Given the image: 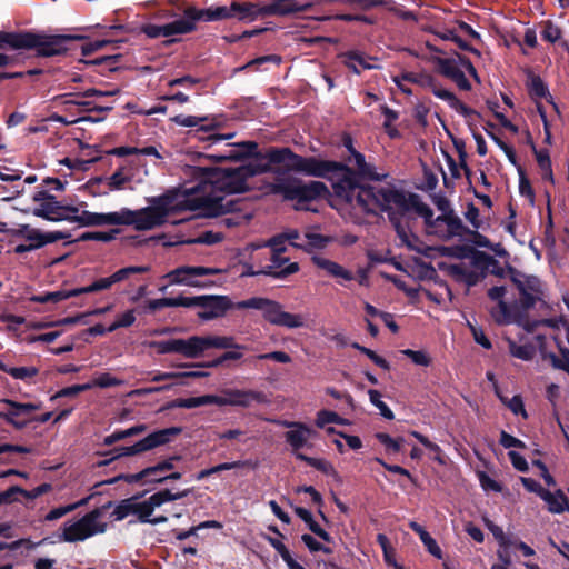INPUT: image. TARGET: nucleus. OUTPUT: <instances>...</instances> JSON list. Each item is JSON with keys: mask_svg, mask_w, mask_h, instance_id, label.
<instances>
[{"mask_svg": "<svg viewBox=\"0 0 569 569\" xmlns=\"http://www.w3.org/2000/svg\"><path fill=\"white\" fill-rule=\"evenodd\" d=\"M377 439L391 452H399L403 442L402 438L393 439L387 433H378Z\"/></svg>", "mask_w": 569, "mask_h": 569, "instance_id": "e2e57ef3", "label": "nucleus"}, {"mask_svg": "<svg viewBox=\"0 0 569 569\" xmlns=\"http://www.w3.org/2000/svg\"><path fill=\"white\" fill-rule=\"evenodd\" d=\"M136 311L133 309L127 310L116 317L108 330L116 331L120 328H129L136 322Z\"/></svg>", "mask_w": 569, "mask_h": 569, "instance_id": "49530a36", "label": "nucleus"}, {"mask_svg": "<svg viewBox=\"0 0 569 569\" xmlns=\"http://www.w3.org/2000/svg\"><path fill=\"white\" fill-rule=\"evenodd\" d=\"M178 432L177 429H162L156 432L148 435L146 438L139 440L132 446H123L116 448L113 450V458L127 457V456H136L142 453L144 451H149L153 448L162 446L170 440L171 435H176Z\"/></svg>", "mask_w": 569, "mask_h": 569, "instance_id": "dca6fc26", "label": "nucleus"}, {"mask_svg": "<svg viewBox=\"0 0 569 569\" xmlns=\"http://www.w3.org/2000/svg\"><path fill=\"white\" fill-rule=\"evenodd\" d=\"M479 209L473 203H469L465 217L476 230L482 228V222L479 219Z\"/></svg>", "mask_w": 569, "mask_h": 569, "instance_id": "69168bd1", "label": "nucleus"}, {"mask_svg": "<svg viewBox=\"0 0 569 569\" xmlns=\"http://www.w3.org/2000/svg\"><path fill=\"white\" fill-rule=\"evenodd\" d=\"M274 164H280L287 171L301 172L307 176L326 178L331 181L335 194L350 204L355 193L356 186L352 181V173L335 163L315 157H301L293 153L288 148L270 149L266 153L254 154V157L243 164L244 172L249 177L272 171Z\"/></svg>", "mask_w": 569, "mask_h": 569, "instance_id": "f03ea898", "label": "nucleus"}, {"mask_svg": "<svg viewBox=\"0 0 569 569\" xmlns=\"http://www.w3.org/2000/svg\"><path fill=\"white\" fill-rule=\"evenodd\" d=\"M510 279L519 293L518 303L521 309L535 307L545 299V286L540 279L532 274H526L516 269L509 270Z\"/></svg>", "mask_w": 569, "mask_h": 569, "instance_id": "9b49d317", "label": "nucleus"}, {"mask_svg": "<svg viewBox=\"0 0 569 569\" xmlns=\"http://www.w3.org/2000/svg\"><path fill=\"white\" fill-rule=\"evenodd\" d=\"M214 126L213 124H210V126H201L199 127L198 129H196L192 134L194 138H197L198 140H201V141H210L211 143H217V142H220V141H223V140H229L231 138L234 137V133H228V134H217V133H212V134H208L206 136V133L208 131H210L211 129H213Z\"/></svg>", "mask_w": 569, "mask_h": 569, "instance_id": "ea45409f", "label": "nucleus"}, {"mask_svg": "<svg viewBox=\"0 0 569 569\" xmlns=\"http://www.w3.org/2000/svg\"><path fill=\"white\" fill-rule=\"evenodd\" d=\"M541 499L547 503L548 510L551 513L569 511L568 498L561 490H556L555 492L546 490V492H542Z\"/></svg>", "mask_w": 569, "mask_h": 569, "instance_id": "7c9ffc66", "label": "nucleus"}, {"mask_svg": "<svg viewBox=\"0 0 569 569\" xmlns=\"http://www.w3.org/2000/svg\"><path fill=\"white\" fill-rule=\"evenodd\" d=\"M61 206L62 202L58 201L56 197L49 194L47 191H38L33 194V207L31 212L36 217L59 222Z\"/></svg>", "mask_w": 569, "mask_h": 569, "instance_id": "a211bd4d", "label": "nucleus"}, {"mask_svg": "<svg viewBox=\"0 0 569 569\" xmlns=\"http://www.w3.org/2000/svg\"><path fill=\"white\" fill-rule=\"evenodd\" d=\"M126 226L124 208L114 212H90L87 214L86 227Z\"/></svg>", "mask_w": 569, "mask_h": 569, "instance_id": "b1692460", "label": "nucleus"}, {"mask_svg": "<svg viewBox=\"0 0 569 569\" xmlns=\"http://www.w3.org/2000/svg\"><path fill=\"white\" fill-rule=\"evenodd\" d=\"M140 31L150 39L164 38V24L158 26L153 23H144L140 27Z\"/></svg>", "mask_w": 569, "mask_h": 569, "instance_id": "0e129e2a", "label": "nucleus"}, {"mask_svg": "<svg viewBox=\"0 0 569 569\" xmlns=\"http://www.w3.org/2000/svg\"><path fill=\"white\" fill-rule=\"evenodd\" d=\"M18 236L24 239L28 244H18L16 252L23 253L30 250L39 249L48 243H53L59 240L69 239L70 233L63 231L42 232L39 229L32 228L28 224H22L17 230Z\"/></svg>", "mask_w": 569, "mask_h": 569, "instance_id": "ddd939ff", "label": "nucleus"}, {"mask_svg": "<svg viewBox=\"0 0 569 569\" xmlns=\"http://www.w3.org/2000/svg\"><path fill=\"white\" fill-rule=\"evenodd\" d=\"M502 402L510 409L513 415H520L523 418H527V411L520 396H513L510 399L505 397V401Z\"/></svg>", "mask_w": 569, "mask_h": 569, "instance_id": "680f3d73", "label": "nucleus"}, {"mask_svg": "<svg viewBox=\"0 0 569 569\" xmlns=\"http://www.w3.org/2000/svg\"><path fill=\"white\" fill-rule=\"evenodd\" d=\"M196 29L194 19L187 16V9L183 11V17L172 22L164 24V38L172 36L186 34Z\"/></svg>", "mask_w": 569, "mask_h": 569, "instance_id": "c756f323", "label": "nucleus"}, {"mask_svg": "<svg viewBox=\"0 0 569 569\" xmlns=\"http://www.w3.org/2000/svg\"><path fill=\"white\" fill-rule=\"evenodd\" d=\"M286 243L287 241L283 239V237L278 234L267 242L256 246V248L269 247L272 251V254H282L286 251Z\"/></svg>", "mask_w": 569, "mask_h": 569, "instance_id": "052dcab7", "label": "nucleus"}, {"mask_svg": "<svg viewBox=\"0 0 569 569\" xmlns=\"http://www.w3.org/2000/svg\"><path fill=\"white\" fill-rule=\"evenodd\" d=\"M433 94L437 98L441 99L442 101L447 102L451 109L456 110L458 113L465 117L470 116L473 112L470 108L462 103L450 90H447L439 86L433 87Z\"/></svg>", "mask_w": 569, "mask_h": 569, "instance_id": "2f4dec72", "label": "nucleus"}, {"mask_svg": "<svg viewBox=\"0 0 569 569\" xmlns=\"http://www.w3.org/2000/svg\"><path fill=\"white\" fill-rule=\"evenodd\" d=\"M191 492V489H184L178 492H172L168 489L154 492L149 497H131L121 500L113 509L112 516L117 521H121L129 516H133L137 521L141 523L159 525L168 521V517L157 513L166 502L186 498Z\"/></svg>", "mask_w": 569, "mask_h": 569, "instance_id": "39448f33", "label": "nucleus"}, {"mask_svg": "<svg viewBox=\"0 0 569 569\" xmlns=\"http://www.w3.org/2000/svg\"><path fill=\"white\" fill-rule=\"evenodd\" d=\"M370 402L379 410L380 415L388 419L392 420L395 415L392 410L381 400V393L378 390L370 389L368 391Z\"/></svg>", "mask_w": 569, "mask_h": 569, "instance_id": "c03bdc74", "label": "nucleus"}, {"mask_svg": "<svg viewBox=\"0 0 569 569\" xmlns=\"http://www.w3.org/2000/svg\"><path fill=\"white\" fill-rule=\"evenodd\" d=\"M401 352L418 366L428 367L431 363L430 356L423 350L405 349Z\"/></svg>", "mask_w": 569, "mask_h": 569, "instance_id": "6e6d98bb", "label": "nucleus"}, {"mask_svg": "<svg viewBox=\"0 0 569 569\" xmlns=\"http://www.w3.org/2000/svg\"><path fill=\"white\" fill-rule=\"evenodd\" d=\"M316 435L317 432L313 429L300 422L292 430L284 433V439L297 456V453H300L299 450L307 447L309 440L316 437Z\"/></svg>", "mask_w": 569, "mask_h": 569, "instance_id": "4be33fe9", "label": "nucleus"}, {"mask_svg": "<svg viewBox=\"0 0 569 569\" xmlns=\"http://www.w3.org/2000/svg\"><path fill=\"white\" fill-rule=\"evenodd\" d=\"M196 171L200 173L201 181L196 187L186 188L190 197L210 201L214 204L217 212H206V208H198L200 214L216 217L232 210V200L229 194L242 193L249 189L248 179L243 166L231 169H209L198 167Z\"/></svg>", "mask_w": 569, "mask_h": 569, "instance_id": "7ed1b4c3", "label": "nucleus"}, {"mask_svg": "<svg viewBox=\"0 0 569 569\" xmlns=\"http://www.w3.org/2000/svg\"><path fill=\"white\" fill-rule=\"evenodd\" d=\"M431 61L436 64L437 71L448 78L460 90L469 91L471 84L466 74H470L477 82L480 81L473 64L461 54L455 53L451 57L432 56Z\"/></svg>", "mask_w": 569, "mask_h": 569, "instance_id": "9d476101", "label": "nucleus"}, {"mask_svg": "<svg viewBox=\"0 0 569 569\" xmlns=\"http://www.w3.org/2000/svg\"><path fill=\"white\" fill-rule=\"evenodd\" d=\"M131 181V177L126 172L124 168H120L108 179V187L112 190H120Z\"/></svg>", "mask_w": 569, "mask_h": 569, "instance_id": "603ef678", "label": "nucleus"}, {"mask_svg": "<svg viewBox=\"0 0 569 569\" xmlns=\"http://www.w3.org/2000/svg\"><path fill=\"white\" fill-rule=\"evenodd\" d=\"M184 301L187 303L183 307L201 308L198 317L202 320L220 318L232 307L231 301L224 296L184 297Z\"/></svg>", "mask_w": 569, "mask_h": 569, "instance_id": "4468645a", "label": "nucleus"}, {"mask_svg": "<svg viewBox=\"0 0 569 569\" xmlns=\"http://www.w3.org/2000/svg\"><path fill=\"white\" fill-rule=\"evenodd\" d=\"M541 37L546 41L556 42L558 39H560L561 31L557 26L547 22L541 31Z\"/></svg>", "mask_w": 569, "mask_h": 569, "instance_id": "338daca9", "label": "nucleus"}, {"mask_svg": "<svg viewBox=\"0 0 569 569\" xmlns=\"http://www.w3.org/2000/svg\"><path fill=\"white\" fill-rule=\"evenodd\" d=\"M186 358L194 359L201 357L207 350L210 349H229L242 348L234 342L233 337L230 336H192L184 339Z\"/></svg>", "mask_w": 569, "mask_h": 569, "instance_id": "f8f14e48", "label": "nucleus"}, {"mask_svg": "<svg viewBox=\"0 0 569 569\" xmlns=\"http://www.w3.org/2000/svg\"><path fill=\"white\" fill-rule=\"evenodd\" d=\"M187 303L184 301V296H179L174 298H160V299H152L147 302V308L150 311L160 310L163 308H170V307H183Z\"/></svg>", "mask_w": 569, "mask_h": 569, "instance_id": "58836bf2", "label": "nucleus"}, {"mask_svg": "<svg viewBox=\"0 0 569 569\" xmlns=\"http://www.w3.org/2000/svg\"><path fill=\"white\" fill-rule=\"evenodd\" d=\"M220 272L221 270L217 268L182 266L171 270L163 278L168 279L170 284L201 287L203 283L199 280L200 278Z\"/></svg>", "mask_w": 569, "mask_h": 569, "instance_id": "2eb2a0df", "label": "nucleus"}, {"mask_svg": "<svg viewBox=\"0 0 569 569\" xmlns=\"http://www.w3.org/2000/svg\"><path fill=\"white\" fill-rule=\"evenodd\" d=\"M346 147L350 151V157L348 160H349V162L353 163L357 167L358 173L353 172L351 169H349L348 167H346L341 163H339V166L348 169L352 173V176H353L352 181H353L355 186H357L359 188H386L385 186L362 184L359 182V178L379 180L381 178V176L375 171V168L371 164L366 162L363 154H361L360 152L356 151L352 148L350 140L346 143ZM336 163L338 164V162H336Z\"/></svg>", "mask_w": 569, "mask_h": 569, "instance_id": "f3484780", "label": "nucleus"}, {"mask_svg": "<svg viewBox=\"0 0 569 569\" xmlns=\"http://www.w3.org/2000/svg\"><path fill=\"white\" fill-rule=\"evenodd\" d=\"M381 111L385 117L383 128L387 134L390 138L399 137V131L393 126L395 121L398 119V113L395 110L388 108L387 106H382Z\"/></svg>", "mask_w": 569, "mask_h": 569, "instance_id": "a18cd8bd", "label": "nucleus"}, {"mask_svg": "<svg viewBox=\"0 0 569 569\" xmlns=\"http://www.w3.org/2000/svg\"><path fill=\"white\" fill-rule=\"evenodd\" d=\"M352 198L349 206L362 212L372 214L388 212L401 243L412 249H415L413 242L416 239L402 226L397 214L405 216L410 210H413L425 219L427 232L435 234L441 240L461 237L465 232L461 219L452 212H445L433 219L431 208L421 202L417 196H407L393 188H359L356 186Z\"/></svg>", "mask_w": 569, "mask_h": 569, "instance_id": "f257e3e1", "label": "nucleus"}, {"mask_svg": "<svg viewBox=\"0 0 569 569\" xmlns=\"http://www.w3.org/2000/svg\"><path fill=\"white\" fill-rule=\"evenodd\" d=\"M236 308L260 310L264 320L273 326L287 329H297L305 326V317L302 315L288 312L281 303L268 298L252 297L237 302Z\"/></svg>", "mask_w": 569, "mask_h": 569, "instance_id": "0eeeda50", "label": "nucleus"}, {"mask_svg": "<svg viewBox=\"0 0 569 569\" xmlns=\"http://www.w3.org/2000/svg\"><path fill=\"white\" fill-rule=\"evenodd\" d=\"M341 57L345 59L346 66L351 69L355 73H360L361 69H372L373 64L367 61L365 54L359 51H349L342 53Z\"/></svg>", "mask_w": 569, "mask_h": 569, "instance_id": "f704fd0d", "label": "nucleus"}, {"mask_svg": "<svg viewBox=\"0 0 569 569\" xmlns=\"http://www.w3.org/2000/svg\"><path fill=\"white\" fill-rule=\"evenodd\" d=\"M223 407H243L247 408L253 402H266V396L260 391L246 389H223L222 390Z\"/></svg>", "mask_w": 569, "mask_h": 569, "instance_id": "6ab92c4d", "label": "nucleus"}, {"mask_svg": "<svg viewBox=\"0 0 569 569\" xmlns=\"http://www.w3.org/2000/svg\"><path fill=\"white\" fill-rule=\"evenodd\" d=\"M535 153L537 162L541 170L545 171V173L551 178V161L548 151L536 150Z\"/></svg>", "mask_w": 569, "mask_h": 569, "instance_id": "774afa93", "label": "nucleus"}, {"mask_svg": "<svg viewBox=\"0 0 569 569\" xmlns=\"http://www.w3.org/2000/svg\"><path fill=\"white\" fill-rule=\"evenodd\" d=\"M231 18H237L240 21H254L258 17L262 16L261 7L251 2H232L228 7Z\"/></svg>", "mask_w": 569, "mask_h": 569, "instance_id": "bb28decb", "label": "nucleus"}, {"mask_svg": "<svg viewBox=\"0 0 569 569\" xmlns=\"http://www.w3.org/2000/svg\"><path fill=\"white\" fill-rule=\"evenodd\" d=\"M272 191L283 196L286 200L295 201L297 210H309L308 203L328 193V188L323 182L300 180H280L272 186Z\"/></svg>", "mask_w": 569, "mask_h": 569, "instance_id": "6e6552de", "label": "nucleus"}, {"mask_svg": "<svg viewBox=\"0 0 569 569\" xmlns=\"http://www.w3.org/2000/svg\"><path fill=\"white\" fill-rule=\"evenodd\" d=\"M178 460L177 457H172L166 461H162L153 467L146 468L141 471L142 477H150L156 472H167L174 468V461Z\"/></svg>", "mask_w": 569, "mask_h": 569, "instance_id": "13d9d810", "label": "nucleus"}, {"mask_svg": "<svg viewBox=\"0 0 569 569\" xmlns=\"http://www.w3.org/2000/svg\"><path fill=\"white\" fill-rule=\"evenodd\" d=\"M106 530L107 523L102 520V511L94 509L79 519L66 521L60 528L58 539L63 542L84 541Z\"/></svg>", "mask_w": 569, "mask_h": 569, "instance_id": "1a4fd4ad", "label": "nucleus"}, {"mask_svg": "<svg viewBox=\"0 0 569 569\" xmlns=\"http://www.w3.org/2000/svg\"><path fill=\"white\" fill-rule=\"evenodd\" d=\"M114 284V279H112L111 276L106 278H100L96 281H93L91 284L86 287H80V293H92L97 291H103L110 289Z\"/></svg>", "mask_w": 569, "mask_h": 569, "instance_id": "3c124183", "label": "nucleus"}, {"mask_svg": "<svg viewBox=\"0 0 569 569\" xmlns=\"http://www.w3.org/2000/svg\"><path fill=\"white\" fill-rule=\"evenodd\" d=\"M187 16L194 21H219L230 19L228 7L219 6L208 9H197L194 7L187 8Z\"/></svg>", "mask_w": 569, "mask_h": 569, "instance_id": "393cba45", "label": "nucleus"}, {"mask_svg": "<svg viewBox=\"0 0 569 569\" xmlns=\"http://www.w3.org/2000/svg\"><path fill=\"white\" fill-rule=\"evenodd\" d=\"M313 263L325 270L328 274L335 278L343 279L346 281H350L353 279V274L351 271L345 269L339 263L331 261L327 258L315 256L312 258Z\"/></svg>", "mask_w": 569, "mask_h": 569, "instance_id": "c85d7f7f", "label": "nucleus"}, {"mask_svg": "<svg viewBox=\"0 0 569 569\" xmlns=\"http://www.w3.org/2000/svg\"><path fill=\"white\" fill-rule=\"evenodd\" d=\"M86 501L87 500L83 499V500L78 501V502L72 503V505L54 508L50 512L47 513L46 520L53 521V520L60 519L61 517L66 516L67 513L76 510L78 507L83 506L86 503Z\"/></svg>", "mask_w": 569, "mask_h": 569, "instance_id": "4d7b16f0", "label": "nucleus"}, {"mask_svg": "<svg viewBox=\"0 0 569 569\" xmlns=\"http://www.w3.org/2000/svg\"><path fill=\"white\" fill-rule=\"evenodd\" d=\"M89 385H92V388H109L122 385V380L113 377L108 372H103L98 375L91 382H89Z\"/></svg>", "mask_w": 569, "mask_h": 569, "instance_id": "5fc2aeb1", "label": "nucleus"}, {"mask_svg": "<svg viewBox=\"0 0 569 569\" xmlns=\"http://www.w3.org/2000/svg\"><path fill=\"white\" fill-rule=\"evenodd\" d=\"M529 92L532 97L545 98L548 96V89L543 81L539 77H530L529 80Z\"/></svg>", "mask_w": 569, "mask_h": 569, "instance_id": "bf43d9fd", "label": "nucleus"}, {"mask_svg": "<svg viewBox=\"0 0 569 569\" xmlns=\"http://www.w3.org/2000/svg\"><path fill=\"white\" fill-rule=\"evenodd\" d=\"M74 96H77V94L76 93H67V94L57 96V97H54L53 101L57 106L76 104V106L94 109L98 111H110L112 109V106L90 107L91 103L88 101L71 99V97H74Z\"/></svg>", "mask_w": 569, "mask_h": 569, "instance_id": "a19ab883", "label": "nucleus"}, {"mask_svg": "<svg viewBox=\"0 0 569 569\" xmlns=\"http://www.w3.org/2000/svg\"><path fill=\"white\" fill-rule=\"evenodd\" d=\"M316 426L318 428H326L327 425H346L347 420L330 410H320L316 416Z\"/></svg>", "mask_w": 569, "mask_h": 569, "instance_id": "37998d69", "label": "nucleus"}, {"mask_svg": "<svg viewBox=\"0 0 569 569\" xmlns=\"http://www.w3.org/2000/svg\"><path fill=\"white\" fill-rule=\"evenodd\" d=\"M116 231H92L84 232L79 238L78 241H100V242H110L116 238Z\"/></svg>", "mask_w": 569, "mask_h": 569, "instance_id": "864d4df0", "label": "nucleus"}, {"mask_svg": "<svg viewBox=\"0 0 569 569\" xmlns=\"http://www.w3.org/2000/svg\"><path fill=\"white\" fill-rule=\"evenodd\" d=\"M299 270L297 262H290L288 258L282 254H272L271 264L267 266L261 272L266 276L274 278H283L286 276L296 273Z\"/></svg>", "mask_w": 569, "mask_h": 569, "instance_id": "5701e85b", "label": "nucleus"}, {"mask_svg": "<svg viewBox=\"0 0 569 569\" xmlns=\"http://www.w3.org/2000/svg\"><path fill=\"white\" fill-rule=\"evenodd\" d=\"M86 202H81L77 206L62 203L60 221H67L70 223H77L80 227H86L88 210Z\"/></svg>", "mask_w": 569, "mask_h": 569, "instance_id": "cd10ccee", "label": "nucleus"}, {"mask_svg": "<svg viewBox=\"0 0 569 569\" xmlns=\"http://www.w3.org/2000/svg\"><path fill=\"white\" fill-rule=\"evenodd\" d=\"M150 268L148 266H130L117 270L111 277L114 279V283H118L127 280L132 274L148 272Z\"/></svg>", "mask_w": 569, "mask_h": 569, "instance_id": "09e8293b", "label": "nucleus"}, {"mask_svg": "<svg viewBox=\"0 0 569 569\" xmlns=\"http://www.w3.org/2000/svg\"><path fill=\"white\" fill-rule=\"evenodd\" d=\"M488 295L492 300L498 301V305L491 310V315L498 323H512L518 320L516 307H509L501 300L506 295L505 287H492Z\"/></svg>", "mask_w": 569, "mask_h": 569, "instance_id": "aec40b11", "label": "nucleus"}, {"mask_svg": "<svg viewBox=\"0 0 569 569\" xmlns=\"http://www.w3.org/2000/svg\"><path fill=\"white\" fill-rule=\"evenodd\" d=\"M330 242V237L319 233L316 229H309L303 233V241L293 242V247L312 252L326 248Z\"/></svg>", "mask_w": 569, "mask_h": 569, "instance_id": "a878e982", "label": "nucleus"}, {"mask_svg": "<svg viewBox=\"0 0 569 569\" xmlns=\"http://www.w3.org/2000/svg\"><path fill=\"white\" fill-rule=\"evenodd\" d=\"M435 34L441 40L455 42L460 49L471 51L477 57L481 56L479 50L468 46L467 41L458 33L456 28L436 31Z\"/></svg>", "mask_w": 569, "mask_h": 569, "instance_id": "c9c22d12", "label": "nucleus"}, {"mask_svg": "<svg viewBox=\"0 0 569 569\" xmlns=\"http://www.w3.org/2000/svg\"><path fill=\"white\" fill-rule=\"evenodd\" d=\"M508 348L515 358L528 361L533 358L536 353V349L532 345L525 342L522 345H518L515 340L507 338Z\"/></svg>", "mask_w": 569, "mask_h": 569, "instance_id": "e433bc0d", "label": "nucleus"}, {"mask_svg": "<svg viewBox=\"0 0 569 569\" xmlns=\"http://www.w3.org/2000/svg\"><path fill=\"white\" fill-rule=\"evenodd\" d=\"M471 234H472V242L476 246L481 247V248H488L498 257L507 256V251L500 243H491L487 237L480 234L477 231H472Z\"/></svg>", "mask_w": 569, "mask_h": 569, "instance_id": "79ce46f5", "label": "nucleus"}, {"mask_svg": "<svg viewBox=\"0 0 569 569\" xmlns=\"http://www.w3.org/2000/svg\"><path fill=\"white\" fill-rule=\"evenodd\" d=\"M208 200L190 197L184 188L183 190H170L159 197L149 200V206L139 210L124 208L126 226H133L137 230H151L163 224L168 216L179 211H197L204 207L206 212H217L216 207Z\"/></svg>", "mask_w": 569, "mask_h": 569, "instance_id": "20e7f679", "label": "nucleus"}, {"mask_svg": "<svg viewBox=\"0 0 569 569\" xmlns=\"http://www.w3.org/2000/svg\"><path fill=\"white\" fill-rule=\"evenodd\" d=\"M150 347L154 348L158 353H180L186 357L184 339H170L163 341H151Z\"/></svg>", "mask_w": 569, "mask_h": 569, "instance_id": "72a5a7b5", "label": "nucleus"}, {"mask_svg": "<svg viewBox=\"0 0 569 569\" xmlns=\"http://www.w3.org/2000/svg\"><path fill=\"white\" fill-rule=\"evenodd\" d=\"M257 149L254 142H242L230 146V149L223 153L212 156L217 160H234L242 157L253 156Z\"/></svg>", "mask_w": 569, "mask_h": 569, "instance_id": "473e14b6", "label": "nucleus"}, {"mask_svg": "<svg viewBox=\"0 0 569 569\" xmlns=\"http://www.w3.org/2000/svg\"><path fill=\"white\" fill-rule=\"evenodd\" d=\"M84 37L76 34H33V33H1L0 47L8 46L13 49H36L44 57L61 54L67 51V43L71 40H81Z\"/></svg>", "mask_w": 569, "mask_h": 569, "instance_id": "423d86ee", "label": "nucleus"}, {"mask_svg": "<svg viewBox=\"0 0 569 569\" xmlns=\"http://www.w3.org/2000/svg\"><path fill=\"white\" fill-rule=\"evenodd\" d=\"M0 403L8 407V409L0 411V416L4 418L8 422L14 425L18 428H21L23 425L16 422V418L21 416L20 411L16 408V406H18V402L9 399H2L0 400Z\"/></svg>", "mask_w": 569, "mask_h": 569, "instance_id": "8fccbe9b", "label": "nucleus"}, {"mask_svg": "<svg viewBox=\"0 0 569 569\" xmlns=\"http://www.w3.org/2000/svg\"><path fill=\"white\" fill-rule=\"evenodd\" d=\"M312 7V3H299L297 1L284 2L282 0H272L268 4L261 7L262 16H288L302 12Z\"/></svg>", "mask_w": 569, "mask_h": 569, "instance_id": "412c9836", "label": "nucleus"}, {"mask_svg": "<svg viewBox=\"0 0 569 569\" xmlns=\"http://www.w3.org/2000/svg\"><path fill=\"white\" fill-rule=\"evenodd\" d=\"M297 459L306 461L309 466L316 468L317 470L323 472L330 477H337V470L333 465L326 459L311 458L303 453H297Z\"/></svg>", "mask_w": 569, "mask_h": 569, "instance_id": "4c0bfd02", "label": "nucleus"}, {"mask_svg": "<svg viewBox=\"0 0 569 569\" xmlns=\"http://www.w3.org/2000/svg\"><path fill=\"white\" fill-rule=\"evenodd\" d=\"M4 372L9 373L14 379L27 380L34 377L38 373L36 367H0Z\"/></svg>", "mask_w": 569, "mask_h": 569, "instance_id": "de8ad7c7", "label": "nucleus"}]
</instances>
